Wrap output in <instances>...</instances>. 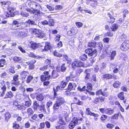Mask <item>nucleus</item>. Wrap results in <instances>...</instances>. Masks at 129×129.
Listing matches in <instances>:
<instances>
[{
    "label": "nucleus",
    "instance_id": "10",
    "mask_svg": "<svg viewBox=\"0 0 129 129\" xmlns=\"http://www.w3.org/2000/svg\"><path fill=\"white\" fill-rule=\"evenodd\" d=\"M15 34L16 36L18 37L23 38L27 36V34L24 32H19L16 31L15 32Z\"/></svg>",
    "mask_w": 129,
    "mask_h": 129
},
{
    "label": "nucleus",
    "instance_id": "1",
    "mask_svg": "<svg viewBox=\"0 0 129 129\" xmlns=\"http://www.w3.org/2000/svg\"><path fill=\"white\" fill-rule=\"evenodd\" d=\"M56 103L54 105L53 107V108L54 110H56L58 109L59 107L64 102L63 98L59 97Z\"/></svg>",
    "mask_w": 129,
    "mask_h": 129
},
{
    "label": "nucleus",
    "instance_id": "64",
    "mask_svg": "<svg viewBox=\"0 0 129 129\" xmlns=\"http://www.w3.org/2000/svg\"><path fill=\"white\" fill-rule=\"evenodd\" d=\"M75 126L71 122L69 125V127L70 129H73Z\"/></svg>",
    "mask_w": 129,
    "mask_h": 129
},
{
    "label": "nucleus",
    "instance_id": "4",
    "mask_svg": "<svg viewBox=\"0 0 129 129\" xmlns=\"http://www.w3.org/2000/svg\"><path fill=\"white\" fill-rule=\"evenodd\" d=\"M85 52L89 56L95 57L97 55V51L96 49L92 48H88L85 50Z\"/></svg>",
    "mask_w": 129,
    "mask_h": 129
},
{
    "label": "nucleus",
    "instance_id": "18",
    "mask_svg": "<svg viewBox=\"0 0 129 129\" xmlns=\"http://www.w3.org/2000/svg\"><path fill=\"white\" fill-rule=\"evenodd\" d=\"M14 95L11 91L8 92L7 93L6 95L4 98V99L8 98H11L13 97Z\"/></svg>",
    "mask_w": 129,
    "mask_h": 129
},
{
    "label": "nucleus",
    "instance_id": "16",
    "mask_svg": "<svg viewBox=\"0 0 129 129\" xmlns=\"http://www.w3.org/2000/svg\"><path fill=\"white\" fill-rule=\"evenodd\" d=\"M77 85L74 83H69L68 87V90H75Z\"/></svg>",
    "mask_w": 129,
    "mask_h": 129
},
{
    "label": "nucleus",
    "instance_id": "51",
    "mask_svg": "<svg viewBox=\"0 0 129 129\" xmlns=\"http://www.w3.org/2000/svg\"><path fill=\"white\" fill-rule=\"evenodd\" d=\"M75 24L78 28H80L82 27L83 25V24L82 22H76L75 23Z\"/></svg>",
    "mask_w": 129,
    "mask_h": 129
},
{
    "label": "nucleus",
    "instance_id": "28",
    "mask_svg": "<svg viewBox=\"0 0 129 129\" xmlns=\"http://www.w3.org/2000/svg\"><path fill=\"white\" fill-rule=\"evenodd\" d=\"M33 77L32 76H28L26 79V82L27 83H30V81L33 79Z\"/></svg>",
    "mask_w": 129,
    "mask_h": 129
},
{
    "label": "nucleus",
    "instance_id": "27",
    "mask_svg": "<svg viewBox=\"0 0 129 129\" xmlns=\"http://www.w3.org/2000/svg\"><path fill=\"white\" fill-rule=\"evenodd\" d=\"M22 58L20 57L14 56L13 58V60L15 62H18L21 60Z\"/></svg>",
    "mask_w": 129,
    "mask_h": 129
},
{
    "label": "nucleus",
    "instance_id": "26",
    "mask_svg": "<svg viewBox=\"0 0 129 129\" xmlns=\"http://www.w3.org/2000/svg\"><path fill=\"white\" fill-rule=\"evenodd\" d=\"M118 26L117 24H113L111 27V29L113 31H115L118 28Z\"/></svg>",
    "mask_w": 129,
    "mask_h": 129
},
{
    "label": "nucleus",
    "instance_id": "56",
    "mask_svg": "<svg viewBox=\"0 0 129 129\" xmlns=\"http://www.w3.org/2000/svg\"><path fill=\"white\" fill-rule=\"evenodd\" d=\"M29 56L33 58L36 57L37 56H36L34 53L33 52H30L28 54Z\"/></svg>",
    "mask_w": 129,
    "mask_h": 129
},
{
    "label": "nucleus",
    "instance_id": "38",
    "mask_svg": "<svg viewBox=\"0 0 129 129\" xmlns=\"http://www.w3.org/2000/svg\"><path fill=\"white\" fill-rule=\"evenodd\" d=\"M96 47H98V49L101 50L103 48V44L101 42H99L98 43H96Z\"/></svg>",
    "mask_w": 129,
    "mask_h": 129
},
{
    "label": "nucleus",
    "instance_id": "42",
    "mask_svg": "<svg viewBox=\"0 0 129 129\" xmlns=\"http://www.w3.org/2000/svg\"><path fill=\"white\" fill-rule=\"evenodd\" d=\"M58 124L59 125H65L66 123L62 119L60 118L58 122Z\"/></svg>",
    "mask_w": 129,
    "mask_h": 129
},
{
    "label": "nucleus",
    "instance_id": "43",
    "mask_svg": "<svg viewBox=\"0 0 129 129\" xmlns=\"http://www.w3.org/2000/svg\"><path fill=\"white\" fill-rule=\"evenodd\" d=\"M121 83L118 81H116L113 84L114 87L115 88H117L120 84Z\"/></svg>",
    "mask_w": 129,
    "mask_h": 129
},
{
    "label": "nucleus",
    "instance_id": "12",
    "mask_svg": "<svg viewBox=\"0 0 129 129\" xmlns=\"http://www.w3.org/2000/svg\"><path fill=\"white\" fill-rule=\"evenodd\" d=\"M14 105L17 107V108L18 110H22V111L25 110V108L24 106L22 105L18 104L17 102H15L14 103Z\"/></svg>",
    "mask_w": 129,
    "mask_h": 129
},
{
    "label": "nucleus",
    "instance_id": "29",
    "mask_svg": "<svg viewBox=\"0 0 129 129\" xmlns=\"http://www.w3.org/2000/svg\"><path fill=\"white\" fill-rule=\"evenodd\" d=\"M53 55L57 57H61L62 56V55L58 53L56 50H55L53 53Z\"/></svg>",
    "mask_w": 129,
    "mask_h": 129
},
{
    "label": "nucleus",
    "instance_id": "37",
    "mask_svg": "<svg viewBox=\"0 0 129 129\" xmlns=\"http://www.w3.org/2000/svg\"><path fill=\"white\" fill-rule=\"evenodd\" d=\"M45 105H42L39 106L40 110L42 112H46V110L45 109Z\"/></svg>",
    "mask_w": 129,
    "mask_h": 129
},
{
    "label": "nucleus",
    "instance_id": "21",
    "mask_svg": "<svg viewBox=\"0 0 129 129\" xmlns=\"http://www.w3.org/2000/svg\"><path fill=\"white\" fill-rule=\"evenodd\" d=\"M113 76L111 74H106L103 76V78L106 79H110L112 78Z\"/></svg>",
    "mask_w": 129,
    "mask_h": 129
},
{
    "label": "nucleus",
    "instance_id": "35",
    "mask_svg": "<svg viewBox=\"0 0 129 129\" xmlns=\"http://www.w3.org/2000/svg\"><path fill=\"white\" fill-rule=\"evenodd\" d=\"M116 52L115 51H113L111 53V60H113L115 56L116 55Z\"/></svg>",
    "mask_w": 129,
    "mask_h": 129
},
{
    "label": "nucleus",
    "instance_id": "20",
    "mask_svg": "<svg viewBox=\"0 0 129 129\" xmlns=\"http://www.w3.org/2000/svg\"><path fill=\"white\" fill-rule=\"evenodd\" d=\"M50 44L49 43L46 42L45 45L44 46V49H43V51H46L50 49Z\"/></svg>",
    "mask_w": 129,
    "mask_h": 129
},
{
    "label": "nucleus",
    "instance_id": "9",
    "mask_svg": "<svg viewBox=\"0 0 129 129\" xmlns=\"http://www.w3.org/2000/svg\"><path fill=\"white\" fill-rule=\"evenodd\" d=\"M113 11H111V12H108L107 13V15L110 19L108 20V22L109 23H113L115 21V19L112 15H113Z\"/></svg>",
    "mask_w": 129,
    "mask_h": 129
},
{
    "label": "nucleus",
    "instance_id": "19",
    "mask_svg": "<svg viewBox=\"0 0 129 129\" xmlns=\"http://www.w3.org/2000/svg\"><path fill=\"white\" fill-rule=\"evenodd\" d=\"M28 72L27 71H24L20 73V74L22 80L24 79L26 77Z\"/></svg>",
    "mask_w": 129,
    "mask_h": 129
},
{
    "label": "nucleus",
    "instance_id": "6",
    "mask_svg": "<svg viewBox=\"0 0 129 129\" xmlns=\"http://www.w3.org/2000/svg\"><path fill=\"white\" fill-rule=\"evenodd\" d=\"M32 32L33 34H35L36 36L38 37L43 38L45 36L44 32L41 30L35 29L33 30Z\"/></svg>",
    "mask_w": 129,
    "mask_h": 129
},
{
    "label": "nucleus",
    "instance_id": "61",
    "mask_svg": "<svg viewBox=\"0 0 129 129\" xmlns=\"http://www.w3.org/2000/svg\"><path fill=\"white\" fill-rule=\"evenodd\" d=\"M7 75V73L6 72H4L1 74L0 75V76L1 78H5Z\"/></svg>",
    "mask_w": 129,
    "mask_h": 129
},
{
    "label": "nucleus",
    "instance_id": "8",
    "mask_svg": "<svg viewBox=\"0 0 129 129\" xmlns=\"http://www.w3.org/2000/svg\"><path fill=\"white\" fill-rule=\"evenodd\" d=\"M30 7L32 8L36 9L37 10H39L41 8L40 5L38 3L34 1L31 2L30 3Z\"/></svg>",
    "mask_w": 129,
    "mask_h": 129
},
{
    "label": "nucleus",
    "instance_id": "49",
    "mask_svg": "<svg viewBox=\"0 0 129 129\" xmlns=\"http://www.w3.org/2000/svg\"><path fill=\"white\" fill-rule=\"evenodd\" d=\"M21 15L22 17H28L29 15L28 14L23 11H22L21 12Z\"/></svg>",
    "mask_w": 129,
    "mask_h": 129
},
{
    "label": "nucleus",
    "instance_id": "48",
    "mask_svg": "<svg viewBox=\"0 0 129 129\" xmlns=\"http://www.w3.org/2000/svg\"><path fill=\"white\" fill-rule=\"evenodd\" d=\"M25 106L27 107H29L31 105V101L29 100L28 101H26L25 103Z\"/></svg>",
    "mask_w": 129,
    "mask_h": 129
},
{
    "label": "nucleus",
    "instance_id": "22",
    "mask_svg": "<svg viewBox=\"0 0 129 129\" xmlns=\"http://www.w3.org/2000/svg\"><path fill=\"white\" fill-rule=\"evenodd\" d=\"M51 77L53 78H55L57 77L58 74L57 71L53 70L52 72Z\"/></svg>",
    "mask_w": 129,
    "mask_h": 129
},
{
    "label": "nucleus",
    "instance_id": "7",
    "mask_svg": "<svg viewBox=\"0 0 129 129\" xmlns=\"http://www.w3.org/2000/svg\"><path fill=\"white\" fill-rule=\"evenodd\" d=\"M129 41L126 40L124 41L121 45L120 48L123 51H126L129 47Z\"/></svg>",
    "mask_w": 129,
    "mask_h": 129
},
{
    "label": "nucleus",
    "instance_id": "41",
    "mask_svg": "<svg viewBox=\"0 0 129 129\" xmlns=\"http://www.w3.org/2000/svg\"><path fill=\"white\" fill-rule=\"evenodd\" d=\"M36 98L38 101H42L43 100L44 97L42 94L38 95L36 97Z\"/></svg>",
    "mask_w": 129,
    "mask_h": 129
},
{
    "label": "nucleus",
    "instance_id": "63",
    "mask_svg": "<svg viewBox=\"0 0 129 129\" xmlns=\"http://www.w3.org/2000/svg\"><path fill=\"white\" fill-rule=\"evenodd\" d=\"M19 127V124H15L14 125L13 128L14 129H18Z\"/></svg>",
    "mask_w": 129,
    "mask_h": 129
},
{
    "label": "nucleus",
    "instance_id": "47",
    "mask_svg": "<svg viewBox=\"0 0 129 129\" xmlns=\"http://www.w3.org/2000/svg\"><path fill=\"white\" fill-rule=\"evenodd\" d=\"M48 22V24L50 26H53L54 24V23L53 21V20L52 19H50Z\"/></svg>",
    "mask_w": 129,
    "mask_h": 129
},
{
    "label": "nucleus",
    "instance_id": "39",
    "mask_svg": "<svg viewBox=\"0 0 129 129\" xmlns=\"http://www.w3.org/2000/svg\"><path fill=\"white\" fill-rule=\"evenodd\" d=\"M88 46L90 47H95L96 46V43L95 42H89L88 44Z\"/></svg>",
    "mask_w": 129,
    "mask_h": 129
},
{
    "label": "nucleus",
    "instance_id": "13",
    "mask_svg": "<svg viewBox=\"0 0 129 129\" xmlns=\"http://www.w3.org/2000/svg\"><path fill=\"white\" fill-rule=\"evenodd\" d=\"M9 12H8L7 14L8 15H6L7 17H8L10 16L14 17V14L13 13L14 10V9H13L12 7H10L9 8Z\"/></svg>",
    "mask_w": 129,
    "mask_h": 129
},
{
    "label": "nucleus",
    "instance_id": "32",
    "mask_svg": "<svg viewBox=\"0 0 129 129\" xmlns=\"http://www.w3.org/2000/svg\"><path fill=\"white\" fill-rule=\"evenodd\" d=\"M25 23H27L29 24V25L31 24V25H36V23L34 21L30 20H29L25 22Z\"/></svg>",
    "mask_w": 129,
    "mask_h": 129
},
{
    "label": "nucleus",
    "instance_id": "34",
    "mask_svg": "<svg viewBox=\"0 0 129 129\" xmlns=\"http://www.w3.org/2000/svg\"><path fill=\"white\" fill-rule=\"evenodd\" d=\"M78 120L76 118H74L72 121L71 122L75 126L76 125L78 124Z\"/></svg>",
    "mask_w": 129,
    "mask_h": 129
},
{
    "label": "nucleus",
    "instance_id": "25",
    "mask_svg": "<svg viewBox=\"0 0 129 129\" xmlns=\"http://www.w3.org/2000/svg\"><path fill=\"white\" fill-rule=\"evenodd\" d=\"M27 113L28 115L29 116H31L34 113V111L31 108H29L27 110Z\"/></svg>",
    "mask_w": 129,
    "mask_h": 129
},
{
    "label": "nucleus",
    "instance_id": "15",
    "mask_svg": "<svg viewBox=\"0 0 129 129\" xmlns=\"http://www.w3.org/2000/svg\"><path fill=\"white\" fill-rule=\"evenodd\" d=\"M83 71V70L80 69H78L77 70L75 74L72 73L71 74V77L73 78H74L76 77L79 76L80 73Z\"/></svg>",
    "mask_w": 129,
    "mask_h": 129
},
{
    "label": "nucleus",
    "instance_id": "24",
    "mask_svg": "<svg viewBox=\"0 0 129 129\" xmlns=\"http://www.w3.org/2000/svg\"><path fill=\"white\" fill-rule=\"evenodd\" d=\"M33 105L34 109L36 110H37L38 108L40 106L39 105L38 102L36 101H34Z\"/></svg>",
    "mask_w": 129,
    "mask_h": 129
},
{
    "label": "nucleus",
    "instance_id": "50",
    "mask_svg": "<svg viewBox=\"0 0 129 129\" xmlns=\"http://www.w3.org/2000/svg\"><path fill=\"white\" fill-rule=\"evenodd\" d=\"M87 115H90L91 116H93L95 117H97L98 116V115L97 114H95L93 113L91 111Z\"/></svg>",
    "mask_w": 129,
    "mask_h": 129
},
{
    "label": "nucleus",
    "instance_id": "55",
    "mask_svg": "<svg viewBox=\"0 0 129 129\" xmlns=\"http://www.w3.org/2000/svg\"><path fill=\"white\" fill-rule=\"evenodd\" d=\"M49 67V66L48 65L44 66L40 68V69L41 70H46Z\"/></svg>",
    "mask_w": 129,
    "mask_h": 129
},
{
    "label": "nucleus",
    "instance_id": "2",
    "mask_svg": "<svg viewBox=\"0 0 129 129\" xmlns=\"http://www.w3.org/2000/svg\"><path fill=\"white\" fill-rule=\"evenodd\" d=\"M1 84V89L3 90V91L2 92H0V96L3 97L5 93V92L6 91L7 88L6 85V84L8 86H9V82L8 81L5 82L4 80H3Z\"/></svg>",
    "mask_w": 129,
    "mask_h": 129
},
{
    "label": "nucleus",
    "instance_id": "60",
    "mask_svg": "<svg viewBox=\"0 0 129 129\" xmlns=\"http://www.w3.org/2000/svg\"><path fill=\"white\" fill-rule=\"evenodd\" d=\"M102 95L106 97H107L108 96L109 94L107 92L102 91Z\"/></svg>",
    "mask_w": 129,
    "mask_h": 129
},
{
    "label": "nucleus",
    "instance_id": "33",
    "mask_svg": "<svg viewBox=\"0 0 129 129\" xmlns=\"http://www.w3.org/2000/svg\"><path fill=\"white\" fill-rule=\"evenodd\" d=\"M5 120L8 121L9 119L11 117V115L9 113H6L5 115Z\"/></svg>",
    "mask_w": 129,
    "mask_h": 129
},
{
    "label": "nucleus",
    "instance_id": "59",
    "mask_svg": "<svg viewBox=\"0 0 129 129\" xmlns=\"http://www.w3.org/2000/svg\"><path fill=\"white\" fill-rule=\"evenodd\" d=\"M107 118V116L105 115H102L101 118V120H105Z\"/></svg>",
    "mask_w": 129,
    "mask_h": 129
},
{
    "label": "nucleus",
    "instance_id": "17",
    "mask_svg": "<svg viewBox=\"0 0 129 129\" xmlns=\"http://www.w3.org/2000/svg\"><path fill=\"white\" fill-rule=\"evenodd\" d=\"M114 112L113 109L111 108H107L106 109L105 114L108 115H112Z\"/></svg>",
    "mask_w": 129,
    "mask_h": 129
},
{
    "label": "nucleus",
    "instance_id": "36",
    "mask_svg": "<svg viewBox=\"0 0 129 129\" xmlns=\"http://www.w3.org/2000/svg\"><path fill=\"white\" fill-rule=\"evenodd\" d=\"M38 46V45L37 44L35 43L31 44V48L34 49H36Z\"/></svg>",
    "mask_w": 129,
    "mask_h": 129
},
{
    "label": "nucleus",
    "instance_id": "44",
    "mask_svg": "<svg viewBox=\"0 0 129 129\" xmlns=\"http://www.w3.org/2000/svg\"><path fill=\"white\" fill-rule=\"evenodd\" d=\"M88 1L89 0H88ZM90 2V5L92 6H94L95 5H97V3L96 1L94 0H89Z\"/></svg>",
    "mask_w": 129,
    "mask_h": 129
},
{
    "label": "nucleus",
    "instance_id": "30",
    "mask_svg": "<svg viewBox=\"0 0 129 129\" xmlns=\"http://www.w3.org/2000/svg\"><path fill=\"white\" fill-rule=\"evenodd\" d=\"M87 58V55L84 54H82L80 57V59L83 61L85 60Z\"/></svg>",
    "mask_w": 129,
    "mask_h": 129
},
{
    "label": "nucleus",
    "instance_id": "40",
    "mask_svg": "<svg viewBox=\"0 0 129 129\" xmlns=\"http://www.w3.org/2000/svg\"><path fill=\"white\" fill-rule=\"evenodd\" d=\"M6 62L5 59H1L0 61V68L1 67H3L4 66Z\"/></svg>",
    "mask_w": 129,
    "mask_h": 129
},
{
    "label": "nucleus",
    "instance_id": "46",
    "mask_svg": "<svg viewBox=\"0 0 129 129\" xmlns=\"http://www.w3.org/2000/svg\"><path fill=\"white\" fill-rule=\"evenodd\" d=\"M65 63H63L61 66L60 70L62 72H64L66 70V68L65 66Z\"/></svg>",
    "mask_w": 129,
    "mask_h": 129
},
{
    "label": "nucleus",
    "instance_id": "57",
    "mask_svg": "<svg viewBox=\"0 0 129 129\" xmlns=\"http://www.w3.org/2000/svg\"><path fill=\"white\" fill-rule=\"evenodd\" d=\"M106 66V64L105 63H103L101 65L100 68L102 69H104Z\"/></svg>",
    "mask_w": 129,
    "mask_h": 129
},
{
    "label": "nucleus",
    "instance_id": "45",
    "mask_svg": "<svg viewBox=\"0 0 129 129\" xmlns=\"http://www.w3.org/2000/svg\"><path fill=\"white\" fill-rule=\"evenodd\" d=\"M70 32L71 33L75 34L77 33V28L76 27L71 28L70 30Z\"/></svg>",
    "mask_w": 129,
    "mask_h": 129
},
{
    "label": "nucleus",
    "instance_id": "5",
    "mask_svg": "<svg viewBox=\"0 0 129 129\" xmlns=\"http://www.w3.org/2000/svg\"><path fill=\"white\" fill-rule=\"evenodd\" d=\"M84 66L83 63L78 59H75L72 64V67L74 69L78 67H83Z\"/></svg>",
    "mask_w": 129,
    "mask_h": 129
},
{
    "label": "nucleus",
    "instance_id": "58",
    "mask_svg": "<svg viewBox=\"0 0 129 129\" xmlns=\"http://www.w3.org/2000/svg\"><path fill=\"white\" fill-rule=\"evenodd\" d=\"M46 127L48 128H49L50 127V124L48 121H46L45 122Z\"/></svg>",
    "mask_w": 129,
    "mask_h": 129
},
{
    "label": "nucleus",
    "instance_id": "62",
    "mask_svg": "<svg viewBox=\"0 0 129 129\" xmlns=\"http://www.w3.org/2000/svg\"><path fill=\"white\" fill-rule=\"evenodd\" d=\"M18 75H15L13 77V80L15 82H17L18 80Z\"/></svg>",
    "mask_w": 129,
    "mask_h": 129
},
{
    "label": "nucleus",
    "instance_id": "53",
    "mask_svg": "<svg viewBox=\"0 0 129 129\" xmlns=\"http://www.w3.org/2000/svg\"><path fill=\"white\" fill-rule=\"evenodd\" d=\"M99 103L102 102H104L105 99V98L101 96L98 98Z\"/></svg>",
    "mask_w": 129,
    "mask_h": 129
},
{
    "label": "nucleus",
    "instance_id": "52",
    "mask_svg": "<svg viewBox=\"0 0 129 129\" xmlns=\"http://www.w3.org/2000/svg\"><path fill=\"white\" fill-rule=\"evenodd\" d=\"M64 126L62 125H59L57 124L55 127L56 129H63V128Z\"/></svg>",
    "mask_w": 129,
    "mask_h": 129
},
{
    "label": "nucleus",
    "instance_id": "54",
    "mask_svg": "<svg viewBox=\"0 0 129 129\" xmlns=\"http://www.w3.org/2000/svg\"><path fill=\"white\" fill-rule=\"evenodd\" d=\"M86 87L85 86H84L82 88H81L80 87L78 86L77 89L78 90H79L80 91H83L84 90H85Z\"/></svg>",
    "mask_w": 129,
    "mask_h": 129
},
{
    "label": "nucleus",
    "instance_id": "23",
    "mask_svg": "<svg viewBox=\"0 0 129 129\" xmlns=\"http://www.w3.org/2000/svg\"><path fill=\"white\" fill-rule=\"evenodd\" d=\"M50 78V77L49 76H46L44 75H42L41 76V80L43 81H45L46 80H48Z\"/></svg>",
    "mask_w": 129,
    "mask_h": 129
},
{
    "label": "nucleus",
    "instance_id": "3",
    "mask_svg": "<svg viewBox=\"0 0 129 129\" xmlns=\"http://www.w3.org/2000/svg\"><path fill=\"white\" fill-rule=\"evenodd\" d=\"M67 84V83L64 82V81H62L61 83L60 86H57L55 89L54 88H53V90L54 91V94L55 96L56 94V92L58 91L59 90H62L64 88L66 85Z\"/></svg>",
    "mask_w": 129,
    "mask_h": 129
},
{
    "label": "nucleus",
    "instance_id": "31",
    "mask_svg": "<svg viewBox=\"0 0 129 129\" xmlns=\"http://www.w3.org/2000/svg\"><path fill=\"white\" fill-rule=\"evenodd\" d=\"M123 94L124 93L123 92H121L118 94V97L121 100H123L124 98Z\"/></svg>",
    "mask_w": 129,
    "mask_h": 129
},
{
    "label": "nucleus",
    "instance_id": "11",
    "mask_svg": "<svg viewBox=\"0 0 129 129\" xmlns=\"http://www.w3.org/2000/svg\"><path fill=\"white\" fill-rule=\"evenodd\" d=\"M19 23L18 21L16 20H14L12 23L13 25L11 27V28L13 29H22L20 26L16 25L14 26V25H18Z\"/></svg>",
    "mask_w": 129,
    "mask_h": 129
},
{
    "label": "nucleus",
    "instance_id": "14",
    "mask_svg": "<svg viewBox=\"0 0 129 129\" xmlns=\"http://www.w3.org/2000/svg\"><path fill=\"white\" fill-rule=\"evenodd\" d=\"M35 12L37 13H36L35 14V15H34L33 17L34 18H35V17L37 16V17L35 18V19L37 20L39 19L41 17L43 14V13L39 10H36Z\"/></svg>",
    "mask_w": 129,
    "mask_h": 129
}]
</instances>
